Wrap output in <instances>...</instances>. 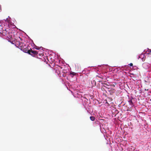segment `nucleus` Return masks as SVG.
<instances>
[{"instance_id":"obj_1","label":"nucleus","mask_w":151,"mask_h":151,"mask_svg":"<svg viewBox=\"0 0 151 151\" xmlns=\"http://www.w3.org/2000/svg\"><path fill=\"white\" fill-rule=\"evenodd\" d=\"M29 54L33 56L38 54V52L37 51L33 50L31 49L29 50Z\"/></svg>"},{"instance_id":"obj_2","label":"nucleus","mask_w":151,"mask_h":151,"mask_svg":"<svg viewBox=\"0 0 151 151\" xmlns=\"http://www.w3.org/2000/svg\"><path fill=\"white\" fill-rule=\"evenodd\" d=\"M23 51L24 52L28 53L29 54V50L28 49V48H26L23 49Z\"/></svg>"},{"instance_id":"obj_3","label":"nucleus","mask_w":151,"mask_h":151,"mask_svg":"<svg viewBox=\"0 0 151 151\" xmlns=\"http://www.w3.org/2000/svg\"><path fill=\"white\" fill-rule=\"evenodd\" d=\"M90 119L92 121H94L95 120V117L93 116H91L90 117Z\"/></svg>"},{"instance_id":"obj_4","label":"nucleus","mask_w":151,"mask_h":151,"mask_svg":"<svg viewBox=\"0 0 151 151\" xmlns=\"http://www.w3.org/2000/svg\"><path fill=\"white\" fill-rule=\"evenodd\" d=\"M96 77L100 78L101 79H103V77L102 75H97Z\"/></svg>"},{"instance_id":"obj_5","label":"nucleus","mask_w":151,"mask_h":151,"mask_svg":"<svg viewBox=\"0 0 151 151\" xmlns=\"http://www.w3.org/2000/svg\"><path fill=\"white\" fill-rule=\"evenodd\" d=\"M128 101L130 105H133V103L132 100H129Z\"/></svg>"},{"instance_id":"obj_6","label":"nucleus","mask_w":151,"mask_h":151,"mask_svg":"<svg viewBox=\"0 0 151 151\" xmlns=\"http://www.w3.org/2000/svg\"><path fill=\"white\" fill-rule=\"evenodd\" d=\"M70 74L71 75H73V76L76 75V73L74 72H73L70 73Z\"/></svg>"},{"instance_id":"obj_7","label":"nucleus","mask_w":151,"mask_h":151,"mask_svg":"<svg viewBox=\"0 0 151 151\" xmlns=\"http://www.w3.org/2000/svg\"><path fill=\"white\" fill-rule=\"evenodd\" d=\"M147 64V63H144L143 64V67H144V68H145V66Z\"/></svg>"},{"instance_id":"obj_8","label":"nucleus","mask_w":151,"mask_h":151,"mask_svg":"<svg viewBox=\"0 0 151 151\" xmlns=\"http://www.w3.org/2000/svg\"><path fill=\"white\" fill-rule=\"evenodd\" d=\"M35 48L37 50H39V47L37 46H36Z\"/></svg>"},{"instance_id":"obj_9","label":"nucleus","mask_w":151,"mask_h":151,"mask_svg":"<svg viewBox=\"0 0 151 151\" xmlns=\"http://www.w3.org/2000/svg\"><path fill=\"white\" fill-rule=\"evenodd\" d=\"M129 65L130 66H133V64L132 63H130L129 64Z\"/></svg>"},{"instance_id":"obj_10","label":"nucleus","mask_w":151,"mask_h":151,"mask_svg":"<svg viewBox=\"0 0 151 151\" xmlns=\"http://www.w3.org/2000/svg\"><path fill=\"white\" fill-rule=\"evenodd\" d=\"M93 82L94 83H95V84H96V82H95V80H93Z\"/></svg>"},{"instance_id":"obj_11","label":"nucleus","mask_w":151,"mask_h":151,"mask_svg":"<svg viewBox=\"0 0 151 151\" xmlns=\"http://www.w3.org/2000/svg\"><path fill=\"white\" fill-rule=\"evenodd\" d=\"M149 50L150 52H151V50H150L149 49Z\"/></svg>"},{"instance_id":"obj_12","label":"nucleus","mask_w":151,"mask_h":151,"mask_svg":"<svg viewBox=\"0 0 151 151\" xmlns=\"http://www.w3.org/2000/svg\"><path fill=\"white\" fill-rule=\"evenodd\" d=\"M43 55L42 54H41V55H40V56H42Z\"/></svg>"},{"instance_id":"obj_13","label":"nucleus","mask_w":151,"mask_h":151,"mask_svg":"<svg viewBox=\"0 0 151 151\" xmlns=\"http://www.w3.org/2000/svg\"><path fill=\"white\" fill-rule=\"evenodd\" d=\"M147 68V67H146V68Z\"/></svg>"}]
</instances>
